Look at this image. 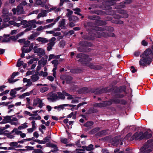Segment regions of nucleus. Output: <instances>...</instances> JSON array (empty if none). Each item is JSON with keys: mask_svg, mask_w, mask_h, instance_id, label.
Instances as JSON below:
<instances>
[{"mask_svg": "<svg viewBox=\"0 0 153 153\" xmlns=\"http://www.w3.org/2000/svg\"><path fill=\"white\" fill-rule=\"evenodd\" d=\"M76 57L77 58H80L79 59V62H82V64H85L87 66L91 68L100 70L102 68L101 65H95L92 63L88 62L91 60V59L88 56L80 53L78 54Z\"/></svg>", "mask_w": 153, "mask_h": 153, "instance_id": "obj_1", "label": "nucleus"}, {"mask_svg": "<svg viewBox=\"0 0 153 153\" xmlns=\"http://www.w3.org/2000/svg\"><path fill=\"white\" fill-rule=\"evenodd\" d=\"M95 30V31L94 32L95 36L96 37L100 38L102 36L104 37H107L108 36L114 37L115 35L112 33L108 32V33H106L103 32L104 29L100 27L96 26L93 28Z\"/></svg>", "mask_w": 153, "mask_h": 153, "instance_id": "obj_2", "label": "nucleus"}, {"mask_svg": "<svg viewBox=\"0 0 153 153\" xmlns=\"http://www.w3.org/2000/svg\"><path fill=\"white\" fill-rule=\"evenodd\" d=\"M132 134L131 133H128L125 137L126 139L129 141L133 140H140L144 138V136L143 135V132H136L134 135L131 137Z\"/></svg>", "mask_w": 153, "mask_h": 153, "instance_id": "obj_3", "label": "nucleus"}, {"mask_svg": "<svg viewBox=\"0 0 153 153\" xmlns=\"http://www.w3.org/2000/svg\"><path fill=\"white\" fill-rule=\"evenodd\" d=\"M119 100L113 99L112 102L105 101L101 103H96L94 104V106L98 107H104L107 105H109L113 103H119Z\"/></svg>", "mask_w": 153, "mask_h": 153, "instance_id": "obj_4", "label": "nucleus"}, {"mask_svg": "<svg viewBox=\"0 0 153 153\" xmlns=\"http://www.w3.org/2000/svg\"><path fill=\"white\" fill-rule=\"evenodd\" d=\"M2 14L1 16L5 22H7L10 20V16H11V13H9L7 10L6 9H4L2 10Z\"/></svg>", "mask_w": 153, "mask_h": 153, "instance_id": "obj_5", "label": "nucleus"}, {"mask_svg": "<svg viewBox=\"0 0 153 153\" xmlns=\"http://www.w3.org/2000/svg\"><path fill=\"white\" fill-rule=\"evenodd\" d=\"M152 55H153V46L152 47V50L150 49H147L140 56L146 57L147 58L148 57L149 59L150 60L151 56Z\"/></svg>", "mask_w": 153, "mask_h": 153, "instance_id": "obj_6", "label": "nucleus"}, {"mask_svg": "<svg viewBox=\"0 0 153 153\" xmlns=\"http://www.w3.org/2000/svg\"><path fill=\"white\" fill-rule=\"evenodd\" d=\"M40 108H42L44 105V103L42 102V100L40 98H37L34 100L33 102V106L36 105Z\"/></svg>", "mask_w": 153, "mask_h": 153, "instance_id": "obj_7", "label": "nucleus"}, {"mask_svg": "<svg viewBox=\"0 0 153 153\" xmlns=\"http://www.w3.org/2000/svg\"><path fill=\"white\" fill-rule=\"evenodd\" d=\"M142 58L139 61V64L140 66H145L147 62H148L150 60L149 59V58L146 57H143V56H141Z\"/></svg>", "mask_w": 153, "mask_h": 153, "instance_id": "obj_8", "label": "nucleus"}, {"mask_svg": "<svg viewBox=\"0 0 153 153\" xmlns=\"http://www.w3.org/2000/svg\"><path fill=\"white\" fill-rule=\"evenodd\" d=\"M112 144L114 146H117L122 145L123 143L121 140L119 139L117 137H115L113 139Z\"/></svg>", "mask_w": 153, "mask_h": 153, "instance_id": "obj_9", "label": "nucleus"}, {"mask_svg": "<svg viewBox=\"0 0 153 153\" xmlns=\"http://www.w3.org/2000/svg\"><path fill=\"white\" fill-rule=\"evenodd\" d=\"M117 13H119L121 14L117 18H120V16L124 18H127L128 17V14L127 13L126 11L121 9H119L117 10Z\"/></svg>", "mask_w": 153, "mask_h": 153, "instance_id": "obj_10", "label": "nucleus"}, {"mask_svg": "<svg viewBox=\"0 0 153 153\" xmlns=\"http://www.w3.org/2000/svg\"><path fill=\"white\" fill-rule=\"evenodd\" d=\"M34 53H37L40 57H41L45 53V50L43 48H38L37 49L35 50Z\"/></svg>", "mask_w": 153, "mask_h": 153, "instance_id": "obj_11", "label": "nucleus"}, {"mask_svg": "<svg viewBox=\"0 0 153 153\" xmlns=\"http://www.w3.org/2000/svg\"><path fill=\"white\" fill-rule=\"evenodd\" d=\"M48 99L50 101L53 102L58 99V96L57 94H53L52 95L49 97L48 98Z\"/></svg>", "mask_w": 153, "mask_h": 153, "instance_id": "obj_12", "label": "nucleus"}, {"mask_svg": "<svg viewBox=\"0 0 153 153\" xmlns=\"http://www.w3.org/2000/svg\"><path fill=\"white\" fill-rule=\"evenodd\" d=\"M34 21H35L34 20H31L27 22L26 20H23L20 23L21 24V25H24L25 27H26L29 26H32V22H34Z\"/></svg>", "mask_w": 153, "mask_h": 153, "instance_id": "obj_13", "label": "nucleus"}, {"mask_svg": "<svg viewBox=\"0 0 153 153\" xmlns=\"http://www.w3.org/2000/svg\"><path fill=\"white\" fill-rule=\"evenodd\" d=\"M11 116H7L4 117L2 121L0 122V124L6 123H10V120L11 118Z\"/></svg>", "mask_w": 153, "mask_h": 153, "instance_id": "obj_14", "label": "nucleus"}, {"mask_svg": "<svg viewBox=\"0 0 153 153\" xmlns=\"http://www.w3.org/2000/svg\"><path fill=\"white\" fill-rule=\"evenodd\" d=\"M60 78L65 79L67 83H70L71 82V81L72 79V77L70 76H66L65 75H62L60 77Z\"/></svg>", "mask_w": 153, "mask_h": 153, "instance_id": "obj_15", "label": "nucleus"}, {"mask_svg": "<svg viewBox=\"0 0 153 153\" xmlns=\"http://www.w3.org/2000/svg\"><path fill=\"white\" fill-rule=\"evenodd\" d=\"M47 16V11L46 10H43L42 11L41 13H39L37 16V18L39 19L41 17H43Z\"/></svg>", "mask_w": 153, "mask_h": 153, "instance_id": "obj_16", "label": "nucleus"}, {"mask_svg": "<svg viewBox=\"0 0 153 153\" xmlns=\"http://www.w3.org/2000/svg\"><path fill=\"white\" fill-rule=\"evenodd\" d=\"M36 40L42 43H46L49 42L48 40L43 37H39L36 39Z\"/></svg>", "mask_w": 153, "mask_h": 153, "instance_id": "obj_17", "label": "nucleus"}, {"mask_svg": "<svg viewBox=\"0 0 153 153\" xmlns=\"http://www.w3.org/2000/svg\"><path fill=\"white\" fill-rule=\"evenodd\" d=\"M17 11L18 14H20L23 13L24 11L23 7L21 4H20L17 6Z\"/></svg>", "mask_w": 153, "mask_h": 153, "instance_id": "obj_18", "label": "nucleus"}, {"mask_svg": "<svg viewBox=\"0 0 153 153\" xmlns=\"http://www.w3.org/2000/svg\"><path fill=\"white\" fill-rule=\"evenodd\" d=\"M65 20L63 19L61 21L59 22V26L62 29H65Z\"/></svg>", "mask_w": 153, "mask_h": 153, "instance_id": "obj_19", "label": "nucleus"}, {"mask_svg": "<svg viewBox=\"0 0 153 153\" xmlns=\"http://www.w3.org/2000/svg\"><path fill=\"white\" fill-rule=\"evenodd\" d=\"M32 20L35 21L34 22H32V26L33 27V28H35L36 27V26L35 23L39 25H42L44 23L43 21H38L37 22H36V20L35 19H33Z\"/></svg>", "mask_w": 153, "mask_h": 153, "instance_id": "obj_20", "label": "nucleus"}, {"mask_svg": "<svg viewBox=\"0 0 153 153\" xmlns=\"http://www.w3.org/2000/svg\"><path fill=\"white\" fill-rule=\"evenodd\" d=\"M31 79L33 82L37 81L39 79V76L37 74H34L31 76Z\"/></svg>", "mask_w": 153, "mask_h": 153, "instance_id": "obj_21", "label": "nucleus"}, {"mask_svg": "<svg viewBox=\"0 0 153 153\" xmlns=\"http://www.w3.org/2000/svg\"><path fill=\"white\" fill-rule=\"evenodd\" d=\"M56 40V39L54 37H53L50 40L49 43L48 44V45H50L51 46L53 47L55 44V41Z\"/></svg>", "mask_w": 153, "mask_h": 153, "instance_id": "obj_22", "label": "nucleus"}, {"mask_svg": "<svg viewBox=\"0 0 153 153\" xmlns=\"http://www.w3.org/2000/svg\"><path fill=\"white\" fill-rule=\"evenodd\" d=\"M33 49L32 46H30L28 48L26 49L25 48H22V51L23 53H28L30 52Z\"/></svg>", "mask_w": 153, "mask_h": 153, "instance_id": "obj_23", "label": "nucleus"}, {"mask_svg": "<svg viewBox=\"0 0 153 153\" xmlns=\"http://www.w3.org/2000/svg\"><path fill=\"white\" fill-rule=\"evenodd\" d=\"M59 57V55H56L54 54H51L49 56V58L48 59V61H50L51 59H58Z\"/></svg>", "mask_w": 153, "mask_h": 153, "instance_id": "obj_24", "label": "nucleus"}, {"mask_svg": "<svg viewBox=\"0 0 153 153\" xmlns=\"http://www.w3.org/2000/svg\"><path fill=\"white\" fill-rule=\"evenodd\" d=\"M69 20L70 21H73L76 22L79 20V19L77 16H69Z\"/></svg>", "mask_w": 153, "mask_h": 153, "instance_id": "obj_25", "label": "nucleus"}, {"mask_svg": "<svg viewBox=\"0 0 153 153\" xmlns=\"http://www.w3.org/2000/svg\"><path fill=\"white\" fill-rule=\"evenodd\" d=\"M9 23L10 25H13L14 26H16L18 27L21 25V24L20 23H16V22L14 21H9Z\"/></svg>", "mask_w": 153, "mask_h": 153, "instance_id": "obj_26", "label": "nucleus"}, {"mask_svg": "<svg viewBox=\"0 0 153 153\" xmlns=\"http://www.w3.org/2000/svg\"><path fill=\"white\" fill-rule=\"evenodd\" d=\"M31 116L33 117V120H40L41 119V117L37 114H33Z\"/></svg>", "mask_w": 153, "mask_h": 153, "instance_id": "obj_27", "label": "nucleus"}, {"mask_svg": "<svg viewBox=\"0 0 153 153\" xmlns=\"http://www.w3.org/2000/svg\"><path fill=\"white\" fill-rule=\"evenodd\" d=\"M63 93L61 92L57 93V96H58V99H64L65 98L64 94L63 92Z\"/></svg>", "mask_w": 153, "mask_h": 153, "instance_id": "obj_28", "label": "nucleus"}, {"mask_svg": "<svg viewBox=\"0 0 153 153\" xmlns=\"http://www.w3.org/2000/svg\"><path fill=\"white\" fill-rule=\"evenodd\" d=\"M28 127L27 123H25L22 124L21 126H19L18 127V129L19 130H21L25 128H26Z\"/></svg>", "mask_w": 153, "mask_h": 153, "instance_id": "obj_29", "label": "nucleus"}, {"mask_svg": "<svg viewBox=\"0 0 153 153\" xmlns=\"http://www.w3.org/2000/svg\"><path fill=\"white\" fill-rule=\"evenodd\" d=\"M48 88L47 87H41L40 88L39 91L43 93L48 91Z\"/></svg>", "mask_w": 153, "mask_h": 153, "instance_id": "obj_30", "label": "nucleus"}, {"mask_svg": "<svg viewBox=\"0 0 153 153\" xmlns=\"http://www.w3.org/2000/svg\"><path fill=\"white\" fill-rule=\"evenodd\" d=\"M85 149L87 151H91L94 149V146L92 144L88 145V146L85 147Z\"/></svg>", "mask_w": 153, "mask_h": 153, "instance_id": "obj_31", "label": "nucleus"}, {"mask_svg": "<svg viewBox=\"0 0 153 153\" xmlns=\"http://www.w3.org/2000/svg\"><path fill=\"white\" fill-rule=\"evenodd\" d=\"M107 131L106 130H103L100 131L99 132H98L97 134V136L105 135L107 133Z\"/></svg>", "mask_w": 153, "mask_h": 153, "instance_id": "obj_32", "label": "nucleus"}, {"mask_svg": "<svg viewBox=\"0 0 153 153\" xmlns=\"http://www.w3.org/2000/svg\"><path fill=\"white\" fill-rule=\"evenodd\" d=\"M38 35L37 33H34L31 34L28 37V39L29 40H33L35 39V38Z\"/></svg>", "mask_w": 153, "mask_h": 153, "instance_id": "obj_33", "label": "nucleus"}, {"mask_svg": "<svg viewBox=\"0 0 153 153\" xmlns=\"http://www.w3.org/2000/svg\"><path fill=\"white\" fill-rule=\"evenodd\" d=\"M143 135L144 136V138H149L152 136V134H151L148 133V132L146 131L144 134L143 133Z\"/></svg>", "mask_w": 153, "mask_h": 153, "instance_id": "obj_34", "label": "nucleus"}, {"mask_svg": "<svg viewBox=\"0 0 153 153\" xmlns=\"http://www.w3.org/2000/svg\"><path fill=\"white\" fill-rule=\"evenodd\" d=\"M51 147L54 149L51 150L50 151L51 152H53L55 151H58V148L56 145L52 144H51Z\"/></svg>", "mask_w": 153, "mask_h": 153, "instance_id": "obj_35", "label": "nucleus"}, {"mask_svg": "<svg viewBox=\"0 0 153 153\" xmlns=\"http://www.w3.org/2000/svg\"><path fill=\"white\" fill-rule=\"evenodd\" d=\"M36 4L37 5H41L42 7H44L45 5V3L40 0H36Z\"/></svg>", "mask_w": 153, "mask_h": 153, "instance_id": "obj_36", "label": "nucleus"}, {"mask_svg": "<svg viewBox=\"0 0 153 153\" xmlns=\"http://www.w3.org/2000/svg\"><path fill=\"white\" fill-rule=\"evenodd\" d=\"M71 72L73 73H81V71L78 69H71Z\"/></svg>", "mask_w": 153, "mask_h": 153, "instance_id": "obj_37", "label": "nucleus"}, {"mask_svg": "<svg viewBox=\"0 0 153 153\" xmlns=\"http://www.w3.org/2000/svg\"><path fill=\"white\" fill-rule=\"evenodd\" d=\"M18 129V128H15L11 132L12 133H15L16 134L19 135L22 132L20 131H19Z\"/></svg>", "mask_w": 153, "mask_h": 153, "instance_id": "obj_38", "label": "nucleus"}, {"mask_svg": "<svg viewBox=\"0 0 153 153\" xmlns=\"http://www.w3.org/2000/svg\"><path fill=\"white\" fill-rule=\"evenodd\" d=\"M30 95V93L29 92H26L23 94L22 95L19 96V98L20 99H23L25 97L28 96Z\"/></svg>", "mask_w": 153, "mask_h": 153, "instance_id": "obj_39", "label": "nucleus"}, {"mask_svg": "<svg viewBox=\"0 0 153 153\" xmlns=\"http://www.w3.org/2000/svg\"><path fill=\"white\" fill-rule=\"evenodd\" d=\"M63 92L64 94L65 95V96H67L68 97L67 98V99L68 100H72L73 98V97H72V96L71 95H70V94L66 93V92H65V91H63Z\"/></svg>", "mask_w": 153, "mask_h": 153, "instance_id": "obj_40", "label": "nucleus"}, {"mask_svg": "<svg viewBox=\"0 0 153 153\" xmlns=\"http://www.w3.org/2000/svg\"><path fill=\"white\" fill-rule=\"evenodd\" d=\"M73 10L74 11V13L78 15H81V14L79 13L80 11V9L79 8H76L74 9Z\"/></svg>", "mask_w": 153, "mask_h": 153, "instance_id": "obj_41", "label": "nucleus"}, {"mask_svg": "<svg viewBox=\"0 0 153 153\" xmlns=\"http://www.w3.org/2000/svg\"><path fill=\"white\" fill-rule=\"evenodd\" d=\"M100 130L99 128H96L94 129H92L90 132L91 134H93L96 133L97 132Z\"/></svg>", "mask_w": 153, "mask_h": 153, "instance_id": "obj_42", "label": "nucleus"}, {"mask_svg": "<svg viewBox=\"0 0 153 153\" xmlns=\"http://www.w3.org/2000/svg\"><path fill=\"white\" fill-rule=\"evenodd\" d=\"M39 75L40 76H42L43 77H45L47 76L48 73L46 72H43V71H41Z\"/></svg>", "mask_w": 153, "mask_h": 153, "instance_id": "obj_43", "label": "nucleus"}, {"mask_svg": "<svg viewBox=\"0 0 153 153\" xmlns=\"http://www.w3.org/2000/svg\"><path fill=\"white\" fill-rule=\"evenodd\" d=\"M93 124V123L92 121H88L86 122L84 126L86 127H90Z\"/></svg>", "mask_w": 153, "mask_h": 153, "instance_id": "obj_44", "label": "nucleus"}, {"mask_svg": "<svg viewBox=\"0 0 153 153\" xmlns=\"http://www.w3.org/2000/svg\"><path fill=\"white\" fill-rule=\"evenodd\" d=\"M58 60L57 59H55L51 62L52 63L54 67H57L58 64Z\"/></svg>", "mask_w": 153, "mask_h": 153, "instance_id": "obj_45", "label": "nucleus"}, {"mask_svg": "<svg viewBox=\"0 0 153 153\" xmlns=\"http://www.w3.org/2000/svg\"><path fill=\"white\" fill-rule=\"evenodd\" d=\"M24 45L23 48H25L27 47H28L30 45V41L28 40L26 41H24Z\"/></svg>", "mask_w": 153, "mask_h": 153, "instance_id": "obj_46", "label": "nucleus"}, {"mask_svg": "<svg viewBox=\"0 0 153 153\" xmlns=\"http://www.w3.org/2000/svg\"><path fill=\"white\" fill-rule=\"evenodd\" d=\"M116 0H108L107 4L110 5H113L114 3V1Z\"/></svg>", "mask_w": 153, "mask_h": 153, "instance_id": "obj_47", "label": "nucleus"}, {"mask_svg": "<svg viewBox=\"0 0 153 153\" xmlns=\"http://www.w3.org/2000/svg\"><path fill=\"white\" fill-rule=\"evenodd\" d=\"M61 141L64 143L66 144L68 143V140L67 138H62L61 139Z\"/></svg>", "mask_w": 153, "mask_h": 153, "instance_id": "obj_48", "label": "nucleus"}, {"mask_svg": "<svg viewBox=\"0 0 153 153\" xmlns=\"http://www.w3.org/2000/svg\"><path fill=\"white\" fill-rule=\"evenodd\" d=\"M24 63L22 61H20L19 59L18 61L16 66L19 67H20L22 65H23Z\"/></svg>", "mask_w": 153, "mask_h": 153, "instance_id": "obj_49", "label": "nucleus"}, {"mask_svg": "<svg viewBox=\"0 0 153 153\" xmlns=\"http://www.w3.org/2000/svg\"><path fill=\"white\" fill-rule=\"evenodd\" d=\"M59 45L60 47L63 48L65 45V42L63 40H62L59 42Z\"/></svg>", "mask_w": 153, "mask_h": 153, "instance_id": "obj_50", "label": "nucleus"}, {"mask_svg": "<svg viewBox=\"0 0 153 153\" xmlns=\"http://www.w3.org/2000/svg\"><path fill=\"white\" fill-rule=\"evenodd\" d=\"M18 143L17 142H12L10 143V145L11 146L16 147L17 146Z\"/></svg>", "mask_w": 153, "mask_h": 153, "instance_id": "obj_51", "label": "nucleus"}, {"mask_svg": "<svg viewBox=\"0 0 153 153\" xmlns=\"http://www.w3.org/2000/svg\"><path fill=\"white\" fill-rule=\"evenodd\" d=\"M51 137L50 136H48L44 139L45 143L48 142L50 140Z\"/></svg>", "mask_w": 153, "mask_h": 153, "instance_id": "obj_52", "label": "nucleus"}, {"mask_svg": "<svg viewBox=\"0 0 153 153\" xmlns=\"http://www.w3.org/2000/svg\"><path fill=\"white\" fill-rule=\"evenodd\" d=\"M27 28H26L25 30V32H26L28 31H29L30 30H31L33 28V27L32 26H29V27H27Z\"/></svg>", "mask_w": 153, "mask_h": 153, "instance_id": "obj_53", "label": "nucleus"}, {"mask_svg": "<svg viewBox=\"0 0 153 153\" xmlns=\"http://www.w3.org/2000/svg\"><path fill=\"white\" fill-rule=\"evenodd\" d=\"M16 94V92L15 89L11 90L10 92V95L11 96H13Z\"/></svg>", "mask_w": 153, "mask_h": 153, "instance_id": "obj_54", "label": "nucleus"}, {"mask_svg": "<svg viewBox=\"0 0 153 153\" xmlns=\"http://www.w3.org/2000/svg\"><path fill=\"white\" fill-rule=\"evenodd\" d=\"M32 124V127L36 129V124L35 123V122L34 120H33L31 122Z\"/></svg>", "mask_w": 153, "mask_h": 153, "instance_id": "obj_55", "label": "nucleus"}, {"mask_svg": "<svg viewBox=\"0 0 153 153\" xmlns=\"http://www.w3.org/2000/svg\"><path fill=\"white\" fill-rule=\"evenodd\" d=\"M120 149L117 148L114 150V153H124V152L123 151H119Z\"/></svg>", "mask_w": 153, "mask_h": 153, "instance_id": "obj_56", "label": "nucleus"}, {"mask_svg": "<svg viewBox=\"0 0 153 153\" xmlns=\"http://www.w3.org/2000/svg\"><path fill=\"white\" fill-rule=\"evenodd\" d=\"M45 26L44 27H43L42 26H40L36 29V30L37 31H40L42 30H43L45 28Z\"/></svg>", "mask_w": 153, "mask_h": 153, "instance_id": "obj_57", "label": "nucleus"}, {"mask_svg": "<svg viewBox=\"0 0 153 153\" xmlns=\"http://www.w3.org/2000/svg\"><path fill=\"white\" fill-rule=\"evenodd\" d=\"M25 148H26L27 149H22V150H33V147H31V146H27L25 147Z\"/></svg>", "mask_w": 153, "mask_h": 153, "instance_id": "obj_58", "label": "nucleus"}, {"mask_svg": "<svg viewBox=\"0 0 153 153\" xmlns=\"http://www.w3.org/2000/svg\"><path fill=\"white\" fill-rule=\"evenodd\" d=\"M47 78L51 82L53 81L54 79V77L52 76H48L47 77Z\"/></svg>", "mask_w": 153, "mask_h": 153, "instance_id": "obj_59", "label": "nucleus"}, {"mask_svg": "<svg viewBox=\"0 0 153 153\" xmlns=\"http://www.w3.org/2000/svg\"><path fill=\"white\" fill-rule=\"evenodd\" d=\"M3 25L2 19L0 17V28L2 29L4 27V26H3Z\"/></svg>", "mask_w": 153, "mask_h": 153, "instance_id": "obj_60", "label": "nucleus"}, {"mask_svg": "<svg viewBox=\"0 0 153 153\" xmlns=\"http://www.w3.org/2000/svg\"><path fill=\"white\" fill-rule=\"evenodd\" d=\"M124 96V95L121 93H119L116 96V97L118 98H123Z\"/></svg>", "mask_w": 153, "mask_h": 153, "instance_id": "obj_61", "label": "nucleus"}, {"mask_svg": "<svg viewBox=\"0 0 153 153\" xmlns=\"http://www.w3.org/2000/svg\"><path fill=\"white\" fill-rule=\"evenodd\" d=\"M35 129L34 128H28L27 129V131L28 133H32L34 130Z\"/></svg>", "mask_w": 153, "mask_h": 153, "instance_id": "obj_62", "label": "nucleus"}, {"mask_svg": "<svg viewBox=\"0 0 153 153\" xmlns=\"http://www.w3.org/2000/svg\"><path fill=\"white\" fill-rule=\"evenodd\" d=\"M67 11H68V13H67V16H70L73 13V12L72 11L68 9H67Z\"/></svg>", "mask_w": 153, "mask_h": 153, "instance_id": "obj_63", "label": "nucleus"}, {"mask_svg": "<svg viewBox=\"0 0 153 153\" xmlns=\"http://www.w3.org/2000/svg\"><path fill=\"white\" fill-rule=\"evenodd\" d=\"M32 85V82L31 81L30 79L29 80V81L27 82V84L26 85V86H30Z\"/></svg>", "mask_w": 153, "mask_h": 153, "instance_id": "obj_64", "label": "nucleus"}]
</instances>
